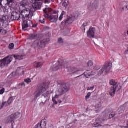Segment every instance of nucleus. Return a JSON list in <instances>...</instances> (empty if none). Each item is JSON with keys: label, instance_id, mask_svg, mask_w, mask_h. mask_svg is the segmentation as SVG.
Listing matches in <instances>:
<instances>
[{"label": "nucleus", "instance_id": "obj_40", "mask_svg": "<svg viewBox=\"0 0 128 128\" xmlns=\"http://www.w3.org/2000/svg\"><path fill=\"white\" fill-rule=\"evenodd\" d=\"M6 90L4 88H3L0 91V94H4Z\"/></svg>", "mask_w": 128, "mask_h": 128}, {"label": "nucleus", "instance_id": "obj_43", "mask_svg": "<svg viewBox=\"0 0 128 128\" xmlns=\"http://www.w3.org/2000/svg\"><path fill=\"white\" fill-rule=\"evenodd\" d=\"M94 86H92V87H89L88 88V90H94Z\"/></svg>", "mask_w": 128, "mask_h": 128}, {"label": "nucleus", "instance_id": "obj_34", "mask_svg": "<svg viewBox=\"0 0 128 128\" xmlns=\"http://www.w3.org/2000/svg\"><path fill=\"white\" fill-rule=\"evenodd\" d=\"M2 104L3 105V106H10V104H8V102H3L2 103Z\"/></svg>", "mask_w": 128, "mask_h": 128}, {"label": "nucleus", "instance_id": "obj_13", "mask_svg": "<svg viewBox=\"0 0 128 128\" xmlns=\"http://www.w3.org/2000/svg\"><path fill=\"white\" fill-rule=\"evenodd\" d=\"M20 14L14 12L11 15V20H20Z\"/></svg>", "mask_w": 128, "mask_h": 128}, {"label": "nucleus", "instance_id": "obj_29", "mask_svg": "<svg viewBox=\"0 0 128 128\" xmlns=\"http://www.w3.org/2000/svg\"><path fill=\"white\" fill-rule=\"evenodd\" d=\"M64 14H66V12H62L61 15L60 16L59 20H62V18H64Z\"/></svg>", "mask_w": 128, "mask_h": 128}, {"label": "nucleus", "instance_id": "obj_50", "mask_svg": "<svg viewBox=\"0 0 128 128\" xmlns=\"http://www.w3.org/2000/svg\"><path fill=\"white\" fill-rule=\"evenodd\" d=\"M52 94V92H47V95H46L47 96H50V95L48 94Z\"/></svg>", "mask_w": 128, "mask_h": 128}, {"label": "nucleus", "instance_id": "obj_33", "mask_svg": "<svg viewBox=\"0 0 128 128\" xmlns=\"http://www.w3.org/2000/svg\"><path fill=\"white\" fill-rule=\"evenodd\" d=\"M94 66V63H92V62L91 60L89 61L88 62V66L89 67L90 66Z\"/></svg>", "mask_w": 128, "mask_h": 128}, {"label": "nucleus", "instance_id": "obj_55", "mask_svg": "<svg viewBox=\"0 0 128 128\" xmlns=\"http://www.w3.org/2000/svg\"><path fill=\"white\" fill-rule=\"evenodd\" d=\"M94 70H96V67H94Z\"/></svg>", "mask_w": 128, "mask_h": 128}, {"label": "nucleus", "instance_id": "obj_2", "mask_svg": "<svg viewBox=\"0 0 128 128\" xmlns=\"http://www.w3.org/2000/svg\"><path fill=\"white\" fill-rule=\"evenodd\" d=\"M68 90H70V88H68L66 84H62L60 85L58 90L56 92L55 96L53 97L52 98H54L55 100L56 98H58L60 96H61L66 94V92H68Z\"/></svg>", "mask_w": 128, "mask_h": 128}, {"label": "nucleus", "instance_id": "obj_37", "mask_svg": "<svg viewBox=\"0 0 128 128\" xmlns=\"http://www.w3.org/2000/svg\"><path fill=\"white\" fill-rule=\"evenodd\" d=\"M14 44H10L9 48L10 50H14Z\"/></svg>", "mask_w": 128, "mask_h": 128}, {"label": "nucleus", "instance_id": "obj_31", "mask_svg": "<svg viewBox=\"0 0 128 128\" xmlns=\"http://www.w3.org/2000/svg\"><path fill=\"white\" fill-rule=\"evenodd\" d=\"M6 16H2V17L1 18L2 22V24H4V22H6Z\"/></svg>", "mask_w": 128, "mask_h": 128}, {"label": "nucleus", "instance_id": "obj_27", "mask_svg": "<svg viewBox=\"0 0 128 128\" xmlns=\"http://www.w3.org/2000/svg\"><path fill=\"white\" fill-rule=\"evenodd\" d=\"M110 86H116V82L114 80H110Z\"/></svg>", "mask_w": 128, "mask_h": 128}, {"label": "nucleus", "instance_id": "obj_47", "mask_svg": "<svg viewBox=\"0 0 128 128\" xmlns=\"http://www.w3.org/2000/svg\"><path fill=\"white\" fill-rule=\"evenodd\" d=\"M53 14H58V12L54 11Z\"/></svg>", "mask_w": 128, "mask_h": 128}, {"label": "nucleus", "instance_id": "obj_52", "mask_svg": "<svg viewBox=\"0 0 128 128\" xmlns=\"http://www.w3.org/2000/svg\"><path fill=\"white\" fill-rule=\"evenodd\" d=\"M128 50L125 51V52H124V54H128Z\"/></svg>", "mask_w": 128, "mask_h": 128}, {"label": "nucleus", "instance_id": "obj_1", "mask_svg": "<svg viewBox=\"0 0 128 128\" xmlns=\"http://www.w3.org/2000/svg\"><path fill=\"white\" fill-rule=\"evenodd\" d=\"M19 8V12H21L22 16L26 18H32L34 9L30 6V2L27 0H24L20 2Z\"/></svg>", "mask_w": 128, "mask_h": 128}, {"label": "nucleus", "instance_id": "obj_53", "mask_svg": "<svg viewBox=\"0 0 128 128\" xmlns=\"http://www.w3.org/2000/svg\"><path fill=\"white\" fill-rule=\"evenodd\" d=\"M58 102L59 104H62V100H59Z\"/></svg>", "mask_w": 128, "mask_h": 128}, {"label": "nucleus", "instance_id": "obj_18", "mask_svg": "<svg viewBox=\"0 0 128 128\" xmlns=\"http://www.w3.org/2000/svg\"><path fill=\"white\" fill-rule=\"evenodd\" d=\"M103 114L104 115L103 116V122H104V120H110V118H114L115 116L114 114H110L108 116V114L104 115V113Z\"/></svg>", "mask_w": 128, "mask_h": 128}, {"label": "nucleus", "instance_id": "obj_57", "mask_svg": "<svg viewBox=\"0 0 128 128\" xmlns=\"http://www.w3.org/2000/svg\"><path fill=\"white\" fill-rule=\"evenodd\" d=\"M84 30H86V28H84Z\"/></svg>", "mask_w": 128, "mask_h": 128}, {"label": "nucleus", "instance_id": "obj_14", "mask_svg": "<svg viewBox=\"0 0 128 128\" xmlns=\"http://www.w3.org/2000/svg\"><path fill=\"white\" fill-rule=\"evenodd\" d=\"M94 76V72H92V70H87L84 73V75L78 76L77 78H80V76H86V78H88L90 76Z\"/></svg>", "mask_w": 128, "mask_h": 128}, {"label": "nucleus", "instance_id": "obj_21", "mask_svg": "<svg viewBox=\"0 0 128 128\" xmlns=\"http://www.w3.org/2000/svg\"><path fill=\"white\" fill-rule=\"evenodd\" d=\"M29 38L30 40H36L38 38V34H32L29 36Z\"/></svg>", "mask_w": 128, "mask_h": 128}, {"label": "nucleus", "instance_id": "obj_51", "mask_svg": "<svg viewBox=\"0 0 128 128\" xmlns=\"http://www.w3.org/2000/svg\"><path fill=\"white\" fill-rule=\"evenodd\" d=\"M38 26V24H35L32 26V28H36Z\"/></svg>", "mask_w": 128, "mask_h": 128}, {"label": "nucleus", "instance_id": "obj_17", "mask_svg": "<svg viewBox=\"0 0 128 128\" xmlns=\"http://www.w3.org/2000/svg\"><path fill=\"white\" fill-rule=\"evenodd\" d=\"M116 88H118V86H115L112 87L110 92V96L114 98V94H116Z\"/></svg>", "mask_w": 128, "mask_h": 128}, {"label": "nucleus", "instance_id": "obj_25", "mask_svg": "<svg viewBox=\"0 0 128 128\" xmlns=\"http://www.w3.org/2000/svg\"><path fill=\"white\" fill-rule=\"evenodd\" d=\"M42 66V62H35L34 63V66L36 68H40Z\"/></svg>", "mask_w": 128, "mask_h": 128}, {"label": "nucleus", "instance_id": "obj_22", "mask_svg": "<svg viewBox=\"0 0 128 128\" xmlns=\"http://www.w3.org/2000/svg\"><path fill=\"white\" fill-rule=\"evenodd\" d=\"M14 58H16V60H24V56H22L14 55Z\"/></svg>", "mask_w": 128, "mask_h": 128}, {"label": "nucleus", "instance_id": "obj_42", "mask_svg": "<svg viewBox=\"0 0 128 128\" xmlns=\"http://www.w3.org/2000/svg\"><path fill=\"white\" fill-rule=\"evenodd\" d=\"M52 100L54 104H58V102L56 99H54V98H52Z\"/></svg>", "mask_w": 128, "mask_h": 128}, {"label": "nucleus", "instance_id": "obj_11", "mask_svg": "<svg viewBox=\"0 0 128 128\" xmlns=\"http://www.w3.org/2000/svg\"><path fill=\"white\" fill-rule=\"evenodd\" d=\"M23 22L24 23L22 24V30L24 31L26 30V28H30L31 24H32V21L30 20L28 21L24 20L23 18Z\"/></svg>", "mask_w": 128, "mask_h": 128}, {"label": "nucleus", "instance_id": "obj_16", "mask_svg": "<svg viewBox=\"0 0 128 128\" xmlns=\"http://www.w3.org/2000/svg\"><path fill=\"white\" fill-rule=\"evenodd\" d=\"M68 70L70 74H78V72H80V70L74 67L68 68Z\"/></svg>", "mask_w": 128, "mask_h": 128}, {"label": "nucleus", "instance_id": "obj_54", "mask_svg": "<svg viewBox=\"0 0 128 128\" xmlns=\"http://www.w3.org/2000/svg\"><path fill=\"white\" fill-rule=\"evenodd\" d=\"M22 74H24V72L22 71Z\"/></svg>", "mask_w": 128, "mask_h": 128}, {"label": "nucleus", "instance_id": "obj_20", "mask_svg": "<svg viewBox=\"0 0 128 128\" xmlns=\"http://www.w3.org/2000/svg\"><path fill=\"white\" fill-rule=\"evenodd\" d=\"M66 24H70L72 22V18H68V19L64 20Z\"/></svg>", "mask_w": 128, "mask_h": 128}, {"label": "nucleus", "instance_id": "obj_6", "mask_svg": "<svg viewBox=\"0 0 128 128\" xmlns=\"http://www.w3.org/2000/svg\"><path fill=\"white\" fill-rule=\"evenodd\" d=\"M110 70H112V64L107 63L101 68L98 73V76H102L104 72H106V74H108Z\"/></svg>", "mask_w": 128, "mask_h": 128}, {"label": "nucleus", "instance_id": "obj_44", "mask_svg": "<svg viewBox=\"0 0 128 128\" xmlns=\"http://www.w3.org/2000/svg\"><path fill=\"white\" fill-rule=\"evenodd\" d=\"M44 3L48 4L50 3V0H45Z\"/></svg>", "mask_w": 128, "mask_h": 128}, {"label": "nucleus", "instance_id": "obj_28", "mask_svg": "<svg viewBox=\"0 0 128 128\" xmlns=\"http://www.w3.org/2000/svg\"><path fill=\"white\" fill-rule=\"evenodd\" d=\"M13 102H14V97H11L8 100V104H10H10H12Z\"/></svg>", "mask_w": 128, "mask_h": 128}, {"label": "nucleus", "instance_id": "obj_15", "mask_svg": "<svg viewBox=\"0 0 128 128\" xmlns=\"http://www.w3.org/2000/svg\"><path fill=\"white\" fill-rule=\"evenodd\" d=\"M120 8L123 10H128V1H124L120 3Z\"/></svg>", "mask_w": 128, "mask_h": 128}, {"label": "nucleus", "instance_id": "obj_5", "mask_svg": "<svg viewBox=\"0 0 128 128\" xmlns=\"http://www.w3.org/2000/svg\"><path fill=\"white\" fill-rule=\"evenodd\" d=\"M46 90V86L44 84L38 85L37 90L34 94L35 98H38L42 94H44Z\"/></svg>", "mask_w": 128, "mask_h": 128}, {"label": "nucleus", "instance_id": "obj_10", "mask_svg": "<svg viewBox=\"0 0 128 128\" xmlns=\"http://www.w3.org/2000/svg\"><path fill=\"white\" fill-rule=\"evenodd\" d=\"M96 32V28L90 27L86 32L88 38H94Z\"/></svg>", "mask_w": 128, "mask_h": 128}, {"label": "nucleus", "instance_id": "obj_41", "mask_svg": "<svg viewBox=\"0 0 128 128\" xmlns=\"http://www.w3.org/2000/svg\"><path fill=\"white\" fill-rule=\"evenodd\" d=\"M40 22H41V24H44V18H40Z\"/></svg>", "mask_w": 128, "mask_h": 128}, {"label": "nucleus", "instance_id": "obj_30", "mask_svg": "<svg viewBox=\"0 0 128 128\" xmlns=\"http://www.w3.org/2000/svg\"><path fill=\"white\" fill-rule=\"evenodd\" d=\"M92 126L94 128H100V126H102V125L98 123H94L92 124Z\"/></svg>", "mask_w": 128, "mask_h": 128}, {"label": "nucleus", "instance_id": "obj_9", "mask_svg": "<svg viewBox=\"0 0 128 128\" xmlns=\"http://www.w3.org/2000/svg\"><path fill=\"white\" fill-rule=\"evenodd\" d=\"M49 42L50 39H44L42 41L36 40L33 43L32 46V48H38V46H46V44Z\"/></svg>", "mask_w": 128, "mask_h": 128}, {"label": "nucleus", "instance_id": "obj_38", "mask_svg": "<svg viewBox=\"0 0 128 128\" xmlns=\"http://www.w3.org/2000/svg\"><path fill=\"white\" fill-rule=\"evenodd\" d=\"M88 26V22H86L82 24V28H86V26Z\"/></svg>", "mask_w": 128, "mask_h": 128}, {"label": "nucleus", "instance_id": "obj_49", "mask_svg": "<svg viewBox=\"0 0 128 128\" xmlns=\"http://www.w3.org/2000/svg\"><path fill=\"white\" fill-rule=\"evenodd\" d=\"M21 86H26V84L24 82H23L21 84Z\"/></svg>", "mask_w": 128, "mask_h": 128}, {"label": "nucleus", "instance_id": "obj_60", "mask_svg": "<svg viewBox=\"0 0 128 128\" xmlns=\"http://www.w3.org/2000/svg\"><path fill=\"white\" fill-rule=\"evenodd\" d=\"M1 54V53L0 52V55Z\"/></svg>", "mask_w": 128, "mask_h": 128}, {"label": "nucleus", "instance_id": "obj_3", "mask_svg": "<svg viewBox=\"0 0 128 128\" xmlns=\"http://www.w3.org/2000/svg\"><path fill=\"white\" fill-rule=\"evenodd\" d=\"M12 62V56H8L3 60H0V68H4L5 66H8Z\"/></svg>", "mask_w": 128, "mask_h": 128}, {"label": "nucleus", "instance_id": "obj_45", "mask_svg": "<svg viewBox=\"0 0 128 128\" xmlns=\"http://www.w3.org/2000/svg\"><path fill=\"white\" fill-rule=\"evenodd\" d=\"M4 108V105L2 104H0V110Z\"/></svg>", "mask_w": 128, "mask_h": 128}, {"label": "nucleus", "instance_id": "obj_4", "mask_svg": "<svg viewBox=\"0 0 128 128\" xmlns=\"http://www.w3.org/2000/svg\"><path fill=\"white\" fill-rule=\"evenodd\" d=\"M44 17L46 18H48L51 22H58V15L56 16H50L48 14V12H50V9L46 8L44 10Z\"/></svg>", "mask_w": 128, "mask_h": 128}, {"label": "nucleus", "instance_id": "obj_48", "mask_svg": "<svg viewBox=\"0 0 128 128\" xmlns=\"http://www.w3.org/2000/svg\"><path fill=\"white\" fill-rule=\"evenodd\" d=\"M2 8V0H0V9Z\"/></svg>", "mask_w": 128, "mask_h": 128}, {"label": "nucleus", "instance_id": "obj_46", "mask_svg": "<svg viewBox=\"0 0 128 128\" xmlns=\"http://www.w3.org/2000/svg\"><path fill=\"white\" fill-rule=\"evenodd\" d=\"M40 125L38 124H37L34 127V128H40Z\"/></svg>", "mask_w": 128, "mask_h": 128}, {"label": "nucleus", "instance_id": "obj_58", "mask_svg": "<svg viewBox=\"0 0 128 128\" xmlns=\"http://www.w3.org/2000/svg\"><path fill=\"white\" fill-rule=\"evenodd\" d=\"M20 68H18V70H20Z\"/></svg>", "mask_w": 128, "mask_h": 128}, {"label": "nucleus", "instance_id": "obj_32", "mask_svg": "<svg viewBox=\"0 0 128 128\" xmlns=\"http://www.w3.org/2000/svg\"><path fill=\"white\" fill-rule=\"evenodd\" d=\"M102 108V103L100 102H98L96 106V108Z\"/></svg>", "mask_w": 128, "mask_h": 128}, {"label": "nucleus", "instance_id": "obj_7", "mask_svg": "<svg viewBox=\"0 0 128 128\" xmlns=\"http://www.w3.org/2000/svg\"><path fill=\"white\" fill-rule=\"evenodd\" d=\"M88 8L90 12H94L100 8V3L98 1H94L92 3H90L88 5Z\"/></svg>", "mask_w": 128, "mask_h": 128}, {"label": "nucleus", "instance_id": "obj_23", "mask_svg": "<svg viewBox=\"0 0 128 128\" xmlns=\"http://www.w3.org/2000/svg\"><path fill=\"white\" fill-rule=\"evenodd\" d=\"M70 4V2H68V0H66L62 4V6H64L65 8H66Z\"/></svg>", "mask_w": 128, "mask_h": 128}, {"label": "nucleus", "instance_id": "obj_59", "mask_svg": "<svg viewBox=\"0 0 128 128\" xmlns=\"http://www.w3.org/2000/svg\"><path fill=\"white\" fill-rule=\"evenodd\" d=\"M32 6H34V5H32Z\"/></svg>", "mask_w": 128, "mask_h": 128}, {"label": "nucleus", "instance_id": "obj_19", "mask_svg": "<svg viewBox=\"0 0 128 128\" xmlns=\"http://www.w3.org/2000/svg\"><path fill=\"white\" fill-rule=\"evenodd\" d=\"M38 124L40 128H46V122L44 120H42L40 123H38Z\"/></svg>", "mask_w": 128, "mask_h": 128}, {"label": "nucleus", "instance_id": "obj_8", "mask_svg": "<svg viewBox=\"0 0 128 128\" xmlns=\"http://www.w3.org/2000/svg\"><path fill=\"white\" fill-rule=\"evenodd\" d=\"M20 118V113L17 112L15 114H12L11 116H8L6 120V122L7 124H12V122H14V120Z\"/></svg>", "mask_w": 128, "mask_h": 128}, {"label": "nucleus", "instance_id": "obj_39", "mask_svg": "<svg viewBox=\"0 0 128 128\" xmlns=\"http://www.w3.org/2000/svg\"><path fill=\"white\" fill-rule=\"evenodd\" d=\"M59 44H64V40L62 38H60L58 40Z\"/></svg>", "mask_w": 128, "mask_h": 128}, {"label": "nucleus", "instance_id": "obj_36", "mask_svg": "<svg viewBox=\"0 0 128 128\" xmlns=\"http://www.w3.org/2000/svg\"><path fill=\"white\" fill-rule=\"evenodd\" d=\"M24 82H26V84H30V82H32V80L30 78H28L24 80Z\"/></svg>", "mask_w": 128, "mask_h": 128}, {"label": "nucleus", "instance_id": "obj_56", "mask_svg": "<svg viewBox=\"0 0 128 128\" xmlns=\"http://www.w3.org/2000/svg\"><path fill=\"white\" fill-rule=\"evenodd\" d=\"M0 128H2V126H0Z\"/></svg>", "mask_w": 128, "mask_h": 128}, {"label": "nucleus", "instance_id": "obj_35", "mask_svg": "<svg viewBox=\"0 0 128 128\" xmlns=\"http://www.w3.org/2000/svg\"><path fill=\"white\" fill-rule=\"evenodd\" d=\"M92 96V93L90 92H88V95L86 96V100H88L90 98V97Z\"/></svg>", "mask_w": 128, "mask_h": 128}, {"label": "nucleus", "instance_id": "obj_26", "mask_svg": "<svg viewBox=\"0 0 128 128\" xmlns=\"http://www.w3.org/2000/svg\"><path fill=\"white\" fill-rule=\"evenodd\" d=\"M6 32H8L6 30H5L2 28H0V34H3V35L6 34Z\"/></svg>", "mask_w": 128, "mask_h": 128}, {"label": "nucleus", "instance_id": "obj_24", "mask_svg": "<svg viewBox=\"0 0 128 128\" xmlns=\"http://www.w3.org/2000/svg\"><path fill=\"white\" fill-rule=\"evenodd\" d=\"M42 0H30V2L32 4H35L36 6H38V2H41Z\"/></svg>", "mask_w": 128, "mask_h": 128}, {"label": "nucleus", "instance_id": "obj_12", "mask_svg": "<svg viewBox=\"0 0 128 128\" xmlns=\"http://www.w3.org/2000/svg\"><path fill=\"white\" fill-rule=\"evenodd\" d=\"M56 70H60V68H66V64L64 62L63 60H59L56 64Z\"/></svg>", "mask_w": 128, "mask_h": 128}]
</instances>
